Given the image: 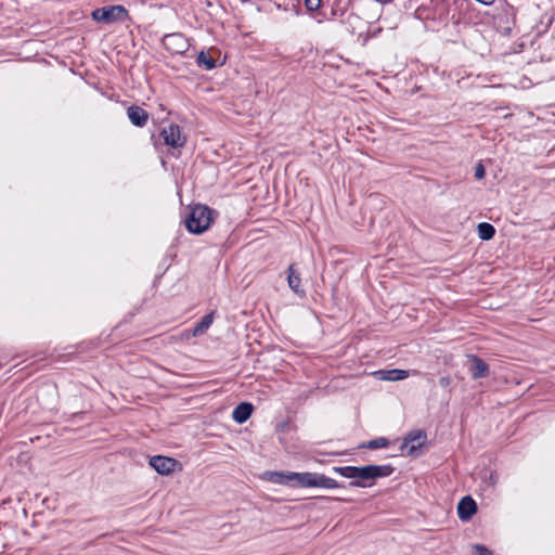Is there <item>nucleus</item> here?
Listing matches in <instances>:
<instances>
[{"mask_svg":"<svg viewBox=\"0 0 555 555\" xmlns=\"http://www.w3.org/2000/svg\"><path fill=\"white\" fill-rule=\"evenodd\" d=\"M333 472L344 478L351 479L349 487L367 488L374 485L373 480L389 477L395 472V467L390 464L335 466Z\"/></svg>","mask_w":555,"mask_h":555,"instance_id":"obj_1","label":"nucleus"},{"mask_svg":"<svg viewBox=\"0 0 555 555\" xmlns=\"http://www.w3.org/2000/svg\"><path fill=\"white\" fill-rule=\"evenodd\" d=\"M212 212L214 210L206 205L197 204L191 207L184 219L186 230L193 234L204 233L212 222Z\"/></svg>","mask_w":555,"mask_h":555,"instance_id":"obj_2","label":"nucleus"},{"mask_svg":"<svg viewBox=\"0 0 555 555\" xmlns=\"http://www.w3.org/2000/svg\"><path fill=\"white\" fill-rule=\"evenodd\" d=\"M91 16L96 22L113 24L127 21L129 13L124 5L116 4L98 8L92 11Z\"/></svg>","mask_w":555,"mask_h":555,"instance_id":"obj_3","label":"nucleus"},{"mask_svg":"<svg viewBox=\"0 0 555 555\" xmlns=\"http://www.w3.org/2000/svg\"><path fill=\"white\" fill-rule=\"evenodd\" d=\"M160 137L166 145L173 149L182 147L186 142L180 126L176 124H170L169 126L164 127L160 131Z\"/></svg>","mask_w":555,"mask_h":555,"instance_id":"obj_4","label":"nucleus"},{"mask_svg":"<svg viewBox=\"0 0 555 555\" xmlns=\"http://www.w3.org/2000/svg\"><path fill=\"white\" fill-rule=\"evenodd\" d=\"M162 42L164 48L171 54H182L189 49L188 39L180 33L165 35Z\"/></svg>","mask_w":555,"mask_h":555,"instance_id":"obj_5","label":"nucleus"},{"mask_svg":"<svg viewBox=\"0 0 555 555\" xmlns=\"http://www.w3.org/2000/svg\"><path fill=\"white\" fill-rule=\"evenodd\" d=\"M426 440V433L422 429L411 430L403 439L401 450H408L409 455H415Z\"/></svg>","mask_w":555,"mask_h":555,"instance_id":"obj_6","label":"nucleus"},{"mask_svg":"<svg viewBox=\"0 0 555 555\" xmlns=\"http://www.w3.org/2000/svg\"><path fill=\"white\" fill-rule=\"evenodd\" d=\"M150 465L160 475H169L171 474L176 466L178 465V461L163 455H154L150 459Z\"/></svg>","mask_w":555,"mask_h":555,"instance_id":"obj_7","label":"nucleus"},{"mask_svg":"<svg viewBox=\"0 0 555 555\" xmlns=\"http://www.w3.org/2000/svg\"><path fill=\"white\" fill-rule=\"evenodd\" d=\"M344 487L345 485L339 483L335 479L327 477L324 474L309 472L308 488L336 489Z\"/></svg>","mask_w":555,"mask_h":555,"instance_id":"obj_8","label":"nucleus"},{"mask_svg":"<svg viewBox=\"0 0 555 555\" xmlns=\"http://www.w3.org/2000/svg\"><path fill=\"white\" fill-rule=\"evenodd\" d=\"M469 373L473 379L487 377L490 373L489 365L478 356L468 354Z\"/></svg>","mask_w":555,"mask_h":555,"instance_id":"obj_9","label":"nucleus"},{"mask_svg":"<svg viewBox=\"0 0 555 555\" xmlns=\"http://www.w3.org/2000/svg\"><path fill=\"white\" fill-rule=\"evenodd\" d=\"M477 512V504L475 500L467 495L461 499L457 504V516L461 520L467 521Z\"/></svg>","mask_w":555,"mask_h":555,"instance_id":"obj_10","label":"nucleus"},{"mask_svg":"<svg viewBox=\"0 0 555 555\" xmlns=\"http://www.w3.org/2000/svg\"><path fill=\"white\" fill-rule=\"evenodd\" d=\"M127 116L135 127H144L149 119L147 112L138 105L129 106L127 109Z\"/></svg>","mask_w":555,"mask_h":555,"instance_id":"obj_11","label":"nucleus"},{"mask_svg":"<svg viewBox=\"0 0 555 555\" xmlns=\"http://www.w3.org/2000/svg\"><path fill=\"white\" fill-rule=\"evenodd\" d=\"M253 411H254V406L251 403L241 402L240 404H237L234 408V410L232 412V418L237 424H243L250 417Z\"/></svg>","mask_w":555,"mask_h":555,"instance_id":"obj_12","label":"nucleus"},{"mask_svg":"<svg viewBox=\"0 0 555 555\" xmlns=\"http://www.w3.org/2000/svg\"><path fill=\"white\" fill-rule=\"evenodd\" d=\"M287 284L288 287L296 294L304 295L305 291L301 288V278L296 271L295 264L292 263L287 269Z\"/></svg>","mask_w":555,"mask_h":555,"instance_id":"obj_13","label":"nucleus"},{"mask_svg":"<svg viewBox=\"0 0 555 555\" xmlns=\"http://www.w3.org/2000/svg\"><path fill=\"white\" fill-rule=\"evenodd\" d=\"M287 487L308 488L309 472L296 473L287 472Z\"/></svg>","mask_w":555,"mask_h":555,"instance_id":"obj_14","label":"nucleus"},{"mask_svg":"<svg viewBox=\"0 0 555 555\" xmlns=\"http://www.w3.org/2000/svg\"><path fill=\"white\" fill-rule=\"evenodd\" d=\"M287 472H278V470H268L264 472L261 476V478L266 481L275 483V485H283L287 486Z\"/></svg>","mask_w":555,"mask_h":555,"instance_id":"obj_15","label":"nucleus"},{"mask_svg":"<svg viewBox=\"0 0 555 555\" xmlns=\"http://www.w3.org/2000/svg\"><path fill=\"white\" fill-rule=\"evenodd\" d=\"M214 321V312L205 314L199 322H197L192 332L194 336H199L204 334L212 324Z\"/></svg>","mask_w":555,"mask_h":555,"instance_id":"obj_16","label":"nucleus"},{"mask_svg":"<svg viewBox=\"0 0 555 555\" xmlns=\"http://www.w3.org/2000/svg\"><path fill=\"white\" fill-rule=\"evenodd\" d=\"M378 373L382 375V379L391 380V382L402 380V379H405L406 377H409L408 371L399 370V369L379 371Z\"/></svg>","mask_w":555,"mask_h":555,"instance_id":"obj_17","label":"nucleus"},{"mask_svg":"<svg viewBox=\"0 0 555 555\" xmlns=\"http://www.w3.org/2000/svg\"><path fill=\"white\" fill-rule=\"evenodd\" d=\"M478 236L482 241L491 240L495 234V229L491 223L480 222L477 227Z\"/></svg>","mask_w":555,"mask_h":555,"instance_id":"obj_18","label":"nucleus"},{"mask_svg":"<svg viewBox=\"0 0 555 555\" xmlns=\"http://www.w3.org/2000/svg\"><path fill=\"white\" fill-rule=\"evenodd\" d=\"M196 64L211 70L216 67V61L205 51H201L196 56Z\"/></svg>","mask_w":555,"mask_h":555,"instance_id":"obj_19","label":"nucleus"},{"mask_svg":"<svg viewBox=\"0 0 555 555\" xmlns=\"http://www.w3.org/2000/svg\"><path fill=\"white\" fill-rule=\"evenodd\" d=\"M389 446V440L385 437H379L376 439L369 440L359 446V448H366L371 450H376L380 448H387Z\"/></svg>","mask_w":555,"mask_h":555,"instance_id":"obj_20","label":"nucleus"},{"mask_svg":"<svg viewBox=\"0 0 555 555\" xmlns=\"http://www.w3.org/2000/svg\"><path fill=\"white\" fill-rule=\"evenodd\" d=\"M322 0H305V7L309 12H315L321 8Z\"/></svg>","mask_w":555,"mask_h":555,"instance_id":"obj_21","label":"nucleus"},{"mask_svg":"<svg viewBox=\"0 0 555 555\" xmlns=\"http://www.w3.org/2000/svg\"><path fill=\"white\" fill-rule=\"evenodd\" d=\"M473 548L475 551V555H494L491 550L482 544H475Z\"/></svg>","mask_w":555,"mask_h":555,"instance_id":"obj_22","label":"nucleus"},{"mask_svg":"<svg viewBox=\"0 0 555 555\" xmlns=\"http://www.w3.org/2000/svg\"><path fill=\"white\" fill-rule=\"evenodd\" d=\"M475 177L477 179H481L485 177V168L481 164H479L478 166H476L475 168Z\"/></svg>","mask_w":555,"mask_h":555,"instance_id":"obj_23","label":"nucleus"},{"mask_svg":"<svg viewBox=\"0 0 555 555\" xmlns=\"http://www.w3.org/2000/svg\"><path fill=\"white\" fill-rule=\"evenodd\" d=\"M488 480H489L490 486L494 487L496 485V482H498L496 474L495 473H490Z\"/></svg>","mask_w":555,"mask_h":555,"instance_id":"obj_24","label":"nucleus"},{"mask_svg":"<svg viewBox=\"0 0 555 555\" xmlns=\"http://www.w3.org/2000/svg\"><path fill=\"white\" fill-rule=\"evenodd\" d=\"M476 1L483 5H487V7H490L495 2V0H476Z\"/></svg>","mask_w":555,"mask_h":555,"instance_id":"obj_25","label":"nucleus"},{"mask_svg":"<svg viewBox=\"0 0 555 555\" xmlns=\"http://www.w3.org/2000/svg\"><path fill=\"white\" fill-rule=\"evenodd\" d=\"M439 383H440L441 386L449 385V377H441Z\"/></svg>","mask_w":555,"mask_h":555,"instance_id":"obj_26","label":"nucleus"},{"mask_svg":"<svg viewBox=\"0 0 555 555\" xmlns=\"http://www.w3.org/2000/svg\"><path fill=\"white\" fill-rule=\"evenodd\" d=\"M321 499L327 500V501L334 500L333 498H330V496H322ZM339 500L343 501V499H339ZM344 502H350V500H344Z\"/></svg>","mask_w":555,"mask_h":555,"instance_id":"obj_27","label":"nucleus"}]
</instances>
